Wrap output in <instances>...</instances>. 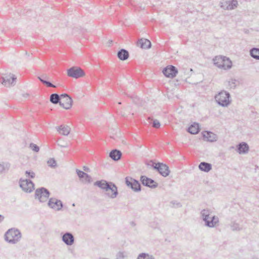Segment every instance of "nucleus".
<instances>
[{"mask_svg":"<svg viewBox=\"0 0 259 259\" xmlns=\"http://www.w3.org/2000/svg\"><path fill=\"white\" fill-rule=\"evenodd\" d=\"M94 185L103 190L105 192V196L109 198L114 199L118 195V188L116 185L112 182L101 180L95 182Z\"/></svg>","mask_w":259,"mask_h":259,"instance_id":"obj_1","label":"nucleus"},{"mask_svg":"<svg viewBox=\"0 0 259 259\" xmlns=\"http://www.w3.org/2000/svg\"><path fill=\"white\" fill-rule=\"evenodd\" d=\"M21 237L22 235L20 230L15 228L9 229L4 235L5 241L12 244L18 243L20 240Z\"/></svg>","mask_w":259,"mask_h":259,"instance_id":"obj_2","label":"nucleus"},{"mask_svg":"<svg viewBox=\"0 0 259 259\" xmlns=\"http://www.w3.org/2000/svg\"><path fill=\"white\" fill-rule=\"evenodd\" d=\"M214 99L217 103L223 107H228L231 103L230 94L225 90L221 91L215 95Z\"/></svg>","mask_w":259,"mask_h":259,"instance_id":"obj_3","label":"nucleus"},{"mask_svg":"<svg viewBox=\"0 0 259 259\" xmlns=\"http://www.w3.org/2000/svg\"><path fill=\"white\" fill-rule=\"evenodd\" d=\"M209 210L205 209H202L200 212L202 219L205 223V225L209 228H213L219 223V218L215 215L209 217Z\"/></svg>","mask_w":259,"mask_h":259,"instance_id":"obj_4","label":"nucleus"},{"mask_svg":"<svg viewBox=\"0 0 259 259\" xmlns=\"http://www.w3.org/2000/svg\"><path fill=\"white\" fill-rule=\"evenodd\" d=\"M215 66L221 69L229 70L232 66V62L231 60L225 56H216L213 59Z\"/></svg>","mask_w":259,"mask_h":259,"instance_id":"obj_5","label":"nucleus"},{"mask_svg":"<svg viewBox=\"0 0 259 259\" xmlns=\"http://www.w3.org/2000/svg\"><path fill=\"white\" fill-rule=\"evenodd\" d=\"M50 194L47 188L42 187L35 190L34 197L35 199H38L40 202H45L49 198Z\"/></svg>","mask_w":259,"mask_h":259,"instance_id":"obj_6","label":"nucleus"},{"mask_svg":"<svg viewBox=\"0 0 259 259\" xmlns=\"http://www.w3.org/2000/svg\"><path fill=\"white\" fill-rule=\"evenodd\" d=\"M125 183L126 186L135 192H139L141 191V185L140 182L131 177H126L125 178Z\"/></svg>","mask_w":259,"mask_h":259,"instance_id":"obj_7","label":"nucleus"},{"mask_svg":"<svg viewBox=\"0 0 259 259\" xmlns=\"http://www.w3.org/2000/svg\"><path fill=\"white\" fill-rule=\"evenodd\" d=\"M153 168L163 177H167L170 174L169 167L162 162L155 163L153 166Z\"/></svg>","mask_w":259,"mask_h":259,"instance_id":"obj_8","label":"nucleus"},{"mask_svg":"<svg viewBox=\"0 0 259 259\" xmlns=\"http://www.w3.org/2000/svg\"><path fill=\"white\" fill-rule=\"evenodd\" d=\"M20 187L25 192L30 193L34 189V184L29 179L19 180Z\"/></svg>","mask_w":259,"mask_h":259,"instance_id":"obj_9","label":"nucleus"},{"mask_svg":"<svg viewBox=\"0 0 259 259\" xmlns=\"http://www.w3.org/2000/svg\"><path fill=\"white\" fill-rule=\"evenodd\" d=\"M67 75L69 77L77 79L85 75L84 71L79 67H72L67 70Z\"/></svg>","mask_w":259,"mask_h":259,"instance_id":"obj_10","label":"nucleus"},{"mask_svg":"<svg viewBox=\"0 0 259 259\" xmlns=\"http://www.w3.org/2000/svg\"><path fill=\"white\" fill-rule=\"evenodd\" d=\"M221 8L225 10H232L238 5L237 0H222L220 3Z\"/></svg>","mask_w":259,"mask_h":259,"instance_id":"obj_11","label":"nucleus"},{"mask_svg":"<svg viewBox=\"0 0 259 259\" xmlns=\"http://www.w3.org/2000/svg\"><path fill=\"white\" fill-rule=\"evenodd\" d=\"M162 73L165 77L174 78L177 75L178 70L175 66L169 65L163 69Z\"/></svg>","mask_w":259,"mask_h":259,"instance_id":"obj_12","label":"nucleus"},{"mask_svg":"<svg viewBox=\"0 0 259 259\" xmlns=\"http://www.w3.org/2000/svg\"><path fill=\"white\" fill-rule=\"evenodd\" d=\"M140 180L143 186L151 189L156 188L158 186V184L154 180L148 178L145 175H142L140 177Z\"/></svg>","mask_w":259,"mask_h":259,"instance_id":"obj_13","label":"nucleus"},{"mask_svg":"<svg viewBox=\"0 0 259 259\" xmlns=\"http://www.w3.org/2000/svg\"><path fill=\"white\" fill-rule=\"evenodd\" d=\"M48 205L49 207L56 211L61 210L63 207L62 201L55 198H50L49 199Z\"/></svg>","mask_w":259,"mask_h":259,"instance_id":"obj_14","label":"nucleus"},{"mask_svg":"<svg viewBox=\"0 0 259 259\" xmlns=\"http://www.w3.org/2000/svg\"><path fill=\"white\" fill-rule=\"evenodd\" d=\"M61 97H62V98L65 99V100L61 101L60 106L67 110L70 109L73 103L72 98L66 93L61 94Z\"/></svg>","mask_w":259,"mask_h":259,"instance_id":"obj_15","label":"nucleus"},{"mask_svg":"<svg viewBox=\"0 0 259 259\" xmlns=\"http://www.w3.org/2000/svg\"><path fill=\"white\" fill-rule=\"evenodd\" d=\"M17 77L13 74L10 73L2 78V83L6 87L14 85L15 84Z\"/></svg>","mask_w":259,"mask_h":259,"instance_id":"obj_16","label":"nucleus"},{"mask_svg":"<svg viewBox=\"0 0 259 259\" xmlns=\"http://www.w3.org/2000/svg\"><path fill=\"white\" fill-rule=\"evenodd\" d=\"M62 241L67 245L71 246L74 242V237L73 234L69 232H66L64 234H61Z\"/></svg>","mask_w":259,"mask_h":259,"instance_id":"obj_17","label":"nucleus"},{"mask_svg":"<svg viewBox=\"0 0 259 259\" xmlns=\"http://www.w3.org/2000/svg\"><path fill=\"white\" fill-rule=\"evenodd\" d=\"M201 134L203 139L208 142H213L218 139L217 135L210 131H204Z\"/></svg>","mask_w":259,"mask_h":259,"instance_id":"obj_18","label":"nucleus"},{"mask_svg":"<svg viewBox=\"0 0 259 259\" xmlns=\"http://www.w3.org/2000/svg\"><path fill=\"white\" fill-rule=\"evenodd\" d=\"M249 147L247 143H239L236 146V151L240 154H246L248 152Z\"/></svg>","mask_w":259,"mask_h":259,"instance_id":"obj_19","label":"nucleus"},{"mask_svg":"<svg viewBox=\"0 0 259 259\" xmlns=\"http://www.w3.org/2000/svg\"><path fill=\"white\" fill-rule=\"evenodd\" d=\"M137 46L142 49H148L151 47V42L147 39L141 38L138 41Z\"/></svg>","mask_w":259,"mask_h":259,"instance_id":"obj_20","label":"nucleus"},{"mask_svg":"<svg viewBox=\"0 0 259 259\" xmlns=\"http://www.w3.org/2000/svg\"><path fill=\"white\" fill-rule=\"evenodd\" d=\"M109 156L113 160L117 161L121 159L122 156V153L120 150L118 149H113L110 152Z\"/></svg>","mask_w":259,"mask_h":259,"instance_id":"obj_21","label":"nucleus"},{"mask_svg":"<svg viewBox=\"0 0 259 259\" xmlns=\"http://www.w3.org/2000/svg\"><path fill=\"white\" fill-rule=\"evenodd\" d=\"M200 131V125L197 122H194L187 129V132L193 135L198 134Z\"/></svg>","mask_w":259,"mask_h":259,"instance_id":"obj_22","label":"nucleus"},{"mask_svg":"<svg viewBox=\"0 0 259 259\" xmlns=\"http://www.w3.org/2000/svg\"><path fill=\"white\" fill-rule=\"evenodd\" d=\"M117 55L118 58L120 60L124 61L128 58L129 53L126 50L124 49H121L119 51H118Z\"/></svg>","mask_w":259,"mask_h":259,"instance_id":"obj_23","label":"nucleus"},{"mask_svg":"<svg viewBox=\"0 0 259 259\" xmlns=\"http://www.w3.org/2000/svg\"><path fill=\"white\" fill-rule=\"evenodd\" d=\"M198 167L201 171L208 172L212 169V165L206 162H201L199 164Z\"/></svg>","mask_w":259,"mask_h":259,"instance_id":"obj_24","label":"nucleus"},{"mask_svg":"<svg viewBox=\"0 0 259 259\" xmlns=\"http://www.w3.org/2000/svg\"><path fill=\"white\" fill-rule=\"evenodd\" d=\"M61 98H62L61 95L59 96L57 93H53L50 96V101L53 104H59L60 105V103L61 102Z\"/></svg>","mask_w":259,"mask_h":259,"instance_id":"obj_25","label":"nucleus"},{"mask_svg":"<svg viewBox=\"0 0 259 259\" xmlns=\"http://www.w3.org/2000/svg\"><path fill=\"white\" fill-rule=\"evenodd\" d=\"M57 130L60 134L64 136H67L70 133V128L68 126L61 125L58 127Z\"/></svg>","mask_w":259,"mask_h":259,"instance_id":"obj_26","label":"nucleus"},{"mask_svg":"<svg viewBox=\"0 0 259 259\" xmlns=\"http://www.w3.org/2000/svg\"><path fill=\"white\" fill-rule=\"evenodd\" d=\"M250 55L256 60H259V48H253L250 50Z\"/></svg>","mask_w":259,"mask_h":259,"instance_id":"obj_27","label":"nucleus"},{"mask_svg":"<svg viewBox=\"0 0 259 259\" xmlns=\"http://www.w3.org/2000/svg\"><path fill=\"white\" fill-rule=\"evenodd\" d=\"M10 167L9 162H2L0 163V174L6 170H8Z\"/></svg>","mask_w":259,"mask_h":259,"instance_id":"obj_28","label":"nucleus"},{"mask_svg":"<svg viewBox=\"0 0 259 259\" xmlns=\"http://www.w3.org/2000/svg\"><path fill=\"white\" fill-rule=\"evenodd\" d=\"M137 259H155V258L152 255L142 252L139 254Z\"/></svg>","mask_w":259,"mask_h":259,"instance_id":"obj_29","label":"nucleus"},{"mask_svg":"<svg viewBox=\"0 0 259 259\" xmlns=\"http://www.w3.org/2000/svg\"><path fill=\"white\" fill-rule=\"evenodd\" d=\"M47 163L48 165L51 168H55L57 166V162L54 158H50L48 160Z\"/></svg>","mask_w":259,"mask_h":259,"instance_id":"obj_30","label":"nucleus"},{"mask_svg":"<svg viewBox=\"0 0 259 259\" xmlns=\"http://www.w3.org/2000/svg\"><path fill=\"white\" fill-rule=\"evenodd\" d=\"M83 183H90L92 181V177L87 173L84 175L83 179L80 180Z\"/></svg>","mask_w":259,"mask_h":259,"instance_id":"obj_31","label":"nucleus"},{"mask_svg":"<svg viewBox=\"0 0 259 259\" xmlns=\"http://www.w3.org/2000/svg\"><path fill=\"white\" fill-rule=\"evenodd\" d=\"M238 81L235 79H231L230 80L228 81V85L230 89H235L237 86V83Z\"/></svg>","mask_w":259,"mask_h":259,"instance_id":"obj_32","label":"nucleus"},{"mask_svg":"<svg viewBox=\"0 0 259 259\" xmlns=\"http://www.w3.org/2000/svg\"><path fill=\"white\" fill-rule=\"evenodd\" d=\"M39 81L47 87L56 88V86L53 84L51 82L47 80H42L39 78Z\"/></svg>","mask_w":259,"mask_h":259,"instance_id":"obj_33","label":"nucleus"},{"mask_svg":"<svg viewBox=\"0 0 259 259\" xmlns=\"http://www.w3.org/2000/svg\"><path fill=\"white\" fill-rule=\"evenodd\" d=\"M29 148L32 150L34 152H39V147L38 146H37V145L33 143H31L29 145Z\"/></svg>","mask_w":259,"mask_h":259,"instance_id":"obj_34","label":"nucleus"},{"mask_svg":"<svg viewBox=\"0 0 259 259\" xmlns=\"http://www.w3.org/2000/svg\"><path fill=\"white\" fill-rule=\"evenodd\" d=\"M76 172L77 175V176L79 178L80 181L82 180V179H83L84 175L86 174L85 172L78 169H76Z\"/></svg>","mask_w":259,"mask_h":259,"instance_id":"obj_35","label":"nucleus"},{"mask_svg":"<svg viewBox=\"0 0 259 259\" xmlns=\"http://www.w3.org/2000/svg\"><path fill=\"white\" fill-rule=\"evenodd\" d=\"M25 176H26V177H28V178H29L31 179H33L35 176V173L31 170L25 171Z\"/></svg>","mask_w":259,"mask_h":259,"instance_id":"obj_36","label":"nucleus"},{"mask_svg":"<svg viewBox=\"0 0 259 259\" xmlns=\"http://www.w3.org/2000/svg\"><path fill=\"white\" fill-rule=\"evenodd\" d=\"M231 229L233 231H239L241 230V228L240 227V225L236 223H234L231 225Z\"/></svg>","mask_w":259,"mask_h":259,"instance_id":"obj_37","label":"nucleus"},{"mask_svg":"<svg viewBox=\"0 0 259 259\" xmlns=\"http://www.w3.org/2000/svg\"><path fill=\"white\" fill-rule=\"evenodd\" d=\"M170 203L173 204V206L176 208H180L182 206L181 203L177 201L173 200L170 202Z\"/></svg>","mask_w":259,"mask_h":259,"instance_id":"obj_38","label":"nucleus"},{"mask_svg":"<svg viewBox=\"0 0 259 259\" xmlns=\"http://www.w3.org/2000/svg\"><path fill=\"white\" fill-rule=\"evenodd\" d=\"M160 123L157 119H154L153 122V126L155 128H158L160 126Z\"/></svg>","mask_w":259,"mask_h":259,"instance_id":"obj_39","label":"nucleus"},{"mask_svg":"<svg viewBox=\"0 0 259 259\" xmlns=\"http://www.w3.org/2000/svg\"><path fill=\"white\" fill-rule=\"evenodd\" d=\"M125 255L123 252L119 251L117 253L116 258L117 259H122L125 257Z\"/></svg>","mask_w":259,"mask_h":259,"instance_id":"obj_40","label":"nucleus"},{"mask_svg":"<svg viewBox=\"0 0 259 259\" xmlns=\"http://www.w3.org/2000/svg\"><path fill=\"white\" fill-rule=\"evenodd\" d=\"M47 78V76H38V79L39 80V78L42 79V80H46V79Z\"/></svg>","mask_w":259,"mask_h":259,"instance_id":"obj_41","label":"nucleus"},{"mask_svg":"<svg viewBox=\"0 0 259 259\" xmlns=\"http://www.w3.org/2000/svg\"><path fill=\"white\" fill-rule=\"evenodd\" d=\"M83 169L85 171H87V172H89L90 171V168L88 167H87V166H84L83 167Z\"/></svg>","mask_w":259,"mask_h":259,"instance_id":"obj_42","label":"nucleus"},{"mask_svg":"<svg viewBox=\"0 0 259 259\" xmlns=\"http://www.w3.org/2000/svg\"><path fill=\"white\" fill-rule=\"evenodd\" d=\"M5 219V217L3 215L0 214V223H1Z\"/></svg>","mask_w":259,"mask_h":259,"instance_id":"obj_43","label":"nucleus"},{"mask_svg":"<svg viewBox=\"0 0 259 259\" xmlns=\"http://www.w3.org/2000/svg\"><path fill=\"white\" fill-rule=\"evenodd\" d=\"M131 225L133 226H135V223L134 222H131Z\"/></svg>","mask_w":259,"mask_h":259,"instance_id":"obj_44","label":"nucleus"},{"mask_svg":"<svg viewBox=\"0 0 259 259\" xmlns=\"http://www.w3.org/2000/svg\"><path fill=\"white\" fill-rule=\"evenodd\" d=\"M112 42V40H111V41H109V43H111Z\"/></svg>","mask_w":259,"mask_h":259,"instance_id":"obj_45","label":"nucleus"},{"mask_svg":"<svg viewBox=\"0 0 259 259\" xmlns=\"http://www.w3.org/2000/svg\"><path fill=\"white\" fill-rule=\"evenodd\" d=\"M112 42V40H111V41H109V43H111Z\"/></svg>","mask_w":259,"mask_h":259,"instance_id":"obj_46","label":"nucleus"},{"mask_svg":"<svg viewBox=\"0 0 259 259\" xmlns=\"http://www.w3.org/2000/svg\"><path fill=\"white\" fill-rule=\"evenodd\" d=\"M118 104H121V102H118Z\"/></svg>","mask_w":259,"mask_h":259,"instance_id":"obj_47","label":"nucleus"},{"mask_svg":"<svg viewBox=\"0 0 259 259\" xmlns=\"http://www.w3.org/2000/svg\"><path fill=\"white\" fill-rule=\"evenodd\" d=\"M103 259H108V258H103Z\"/></svg>","mask_w":259,"mask_h":259,"instance_id":"obj_48","label":"nucleus"}]
</instances>
